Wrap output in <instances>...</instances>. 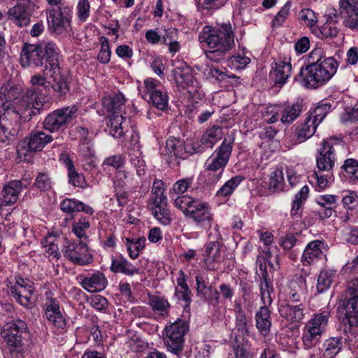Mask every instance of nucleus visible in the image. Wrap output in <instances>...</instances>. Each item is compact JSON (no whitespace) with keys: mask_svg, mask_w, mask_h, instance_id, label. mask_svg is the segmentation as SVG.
I'll use <instances>...</instances> for the list:
<instances>
[{"mask_svg":"<svg viewBox=\"0 0 358 358\" xmlns=\"http://www.w3.org/2000/svg\"><path fill=\"white\" fill-rule=\"evenodd\" d=\"M78 151L85 158L92 157L94 155V151L92 148V144L91 143V140L85 139L84 141H80Z\"/></svg>","mask_w":358,"mask_h":358,"instance_id":"obj_62","label":"nucleus"},{"mask_svg":"<svg viewBox=\"0 0 358 358\" xmlns=\"http://www.w3.org/2000/svg\"><path fill=\"white\" fill-rule=\"evenodd\" d=\"M302 110V101L287 105L282 110L281 122L284 124L292 123L301 115Z\"/></svg>","mask_w":358,"mask_h":358,"instance_id":"obj_38","label":"nucleus"},{"mask_svg":"<svg viewBox=\"0 0 358 358\" xmlns=\"http://www.w3.org/2000/svg\"><path fill=\"white\" fill-rule=\"evenodd\" d=\"M234 143V137L225 138L220 146L206 160V171L208 172V176L212 182H217L221 178L230 158Z\"/></svg>","mask_w":358,"mask_h":358,"instance_id":"obj_6","label":"nucleus"},{"mask_svg":"<svg viewBox=\"0 0 358 358\" xmlns=\"http://www.w3.org/2000/svg\"><path fill=\"white\" fill-rule=\"evenodd\" d=\"M329 318V313L323 311L315 314L303 328L302 340L306 348H310L320 340L322 333L325 331Z\"/></svg>","mask_w":358,"mask_h":358,"instance_id":"obj_10","label":"nucleus"},{"mask_svg":"<svg viewBox=\"0 0 358 358\" xmlns=\"http://www.w3.org/2000/svg\"><path fill=\"white\" fill-rule=\"evenodd\" d=\"M327 173L324 175H320L317 172H313L308 178H312L316 180L317 187L320 189H324L328 186V183L332 178V173L330 171H326Z\"/></svg>","mask_w":358,"mask_h":358,"instance_id":"obj_58","label":"nucleus"},{"mask_svg":"<svg viewBox=\"0 0 358 358\" xmlns=\"http://www.w3.org/2000/svg\"><path fill=\"white\" fill-rule=\"evenodd\" d=\"M317 126L310 117L306 116L304 122L299 124L295 129L296 141L302 143L310 138L315 133Z\"/></svg>","mask_w":358,"mask_h":358,"instance_id":"obj_35","label":"nucleus"},{"mask_svg":"<svg viewBox=\"0 0 358 358\" xmlns=\"http://www.w3.org/2000/svg\"><path fill=\"white\" fill-rule=\"evenodd\" d=\"M290 7L291 3L289 2H287L281 8L280 10L275 15L272 21L273 27L280 26L285 22V20L289 14Z\"/></svg>","mask_w":358,"mask_h":358,"instance_id":"obj_57","label":"nucleus"},{"mask_svg":"<svg viewBox=\"0 0 358 358\" xmlns=\"http://www.w3.org/2000/svg\"><path fill=\"white\" fill-rule=\"evenodd\" d=\"M29 185L30 181L25 178L13 180L5 184L1 191L0 208L15 203L22 189H27Z\"/></svg>","mask_w":358,"mask_h":358,"instance_id":"obj_20","label":"nucleus"},{"mask_svg":"<svg viewBox=\"0 0 358 358\" xmlns=\"http://www.w3.org/2000/svg\"><path fill=\"white\" fill-rule=\"evenodd\" d=\"M103 107L112 114L108 125L110 126V134L114 138H121L124 131L122 126L124 117L121 114L124 104V97L122 94H115L113 96L104 98L102 101Z\"/></svg>","mask_w":358,"mask_h":358,"instance_id":"obj_9","label":"nucleus"},{"mask_svg":"<svg viewBox=\"0 0 358 358\" xmlns=\"http://www.w3.org/2000/svg\"><path fill=\"white\" fill-rule=\"evenodd\" d=\"M146 239L144 237L138 238H126L124 243L130 258L136 259L139 256V252L145 248Z\"/></svg>","mask_w":358,"mask_h":358,"instance_id":"obj_41","label":"nucleus"},{"mask_svg":"<svg viewBox=\"0 0 358 358\" xmlns=\"http://www.w3.org/2000/svg\"><path fill=\"white\" fill-rule=\"evenodd\" d=\"M186 217L193 220L196 225L208 229L210 228L213 220L211 208L208 203L196 199L193 206L189 208Z\"/></svg>","mask_w":358,"mask_h":358,"instance_id":"obj_21","label":"nucleus"},{"mask_svg":"<svg viewBox=\"0 0 358 358\" xmlns=\"http://www.w3.org/2000/svg\"><path fill=\"white\" fill-rule=\"evenodd\" d=\"M323 245L324 243L319 240L310 242L306 245L301 257L303 265L310 266L315 260L320 259L323 253L322 250Z\"/></svg>","mask_w":358,"mask_h":358,"instance_id":"obj_31","label":"nucleus"},{"mask_svg":"<svg viewBox=\"0 0 358 358\" xmlns=\"http://www.w3.org/2000/svg\"><path fill=\"white\" fill-rule=\"evenodd\" d=\"M299 18L308 27L313 26L317 22L314 11L309 8L301 10L299 13Z\"/></svg>","mask_w":358,"mask_h":358,"instance_id":"obj_61","label":"nucleus"},{"mask_svg":"<svg viewBox=\"0 0 358 358\" xmlns=\"http://www.w3.org/2000/svg\"><path fill=\"white\" fill-rule=\"evenodd\" d=\"M111 52L109 47L108 39L102 36L101 38V50L98 55V60L102 64H108L110 62Z\"/></svg>","mask_w":358,"mask_h":358,"instance_id":"obj_53","label":"nucleus"},{"mask_svg":"<svg viewBox=\"0 0 358 358\" xmlns=\"http://www.w3.org/2000/svg\"><path fill=\"white\" fill-rule=\"evenodd\" d=\"M188 330V323L180 319H178L165 327L164 330V342L168 349L173 354L178 355V352L182 350L184 336Z\"/></svg>","mask_w":358,"mask_h":358,"instance_id":"obj_11","label":"nucleus"},{"mask_svg":"<svg viewBox=\"0 0 358 358\" xmlns=\"http://www.w3.org/2000/svg\"><path fill=\"white\" fill-rule=\"evenodd\" d=\"M250 62L248 57L237 54L231 56L227 62V65L236 70L244 69Z\"/></svg>","mask_w":358,"mask_h":358,"instance_id":"obj_52","label":"nucleus"},{"mask_svg":"<svg viewBox=\"0 0 358 358\" xmlns=\"http://www.w3.org/2000/svg\"><path fill=\"white\" fill-rule=\"evenodd\" d=\"M339 4L345 26L358 30V0H340Z\"/></svg>","mask_w":358,"mask_h":358,"instance_id":"obj_23","label":"nucleus"},{"mask_svg":"<svg viewBox=\"0 0 358 358\" xmlns=\"http://www.w3.org/2000/svg\"><path fill=\"white\" fill-rule=\"evenodd\" d=\"M343 145L341 138H330L324 140L322 145L316 156V165L318 171H330L335 164L334 145Z\"/></svg>","mask_w":358,"mask_h":358,"instance_id":"obj_16","label":"nucleus"},{"mask_svg":"<svg viewBox=\"0 0 358 358\" xmlns=\"http://www.w3.org/2000/svg\"><path fill=\"white\" fill-rule=\"evenodd\" d=\"M149 102L152 103L156 108L165 110L168 108L169 105V97L165 92L162 90L155 91L151 92L148 96Z\"/></svg>","mask_w":358,"mask_h":358,"instance_id":"obj_45","label":"nucleus"},{"mask_svg":"<svg viewBox=\"0 0 358 358\" xmlns=\"http://www.w3.org/2000/svg\"><path fill=\"white\" fill-rule=\"evenodd\" d=\"M80 201L74 199H65L60 203L61 210L66 213L73 214L79 212Z\"/></svg>","mask_w":358,"mask_h":358,"instance_id":"obj_54","label":"nucleus"},{"mask_svg":"<svg viewBox=\"0 0 358 358\" xmlns=\"http://www.w3.org/2000/svg\"><path fill=\"white\" fill-rule=\"evenodd\" d=\"M337 310L345 323V333L352 327L358 325V278L347 283L346 289L339 299Z\"/></svg>","mask_w":358,"mask_h":358,"instance_id":"obj_5","label":"nucleus"},{"mask_svg":"<svg viewBox=\"0 0 358 358\" xmlns=\"http://www.w3.org/2000/svg\"><path fill=\"white\" fill-rule=\"evenodd\" d=\"M24 101H17L12 109H8L0 117V141L10 144L20 134L23 124L29 122L38 110L31 109Z\"/></svg>","mask_w":358,"mask_h":358,"instance_id":"obj_2","label":"nucleus"},{"mask_svg":"<svg viewBox=\"0 0 358 358\" xmlns=\"http://www.w3.org/2000/svg\"><path fill=\"white\" fill-rule=\"evenodd\" d=\"M346 176L350 180H358V161L355 159H347L341 166Z\"/></svg>","mask_w":358,"mask_h":358,"instance_id":"obj_49","label":"nucleus"},{"mask_svg":"<svg viewBox=\"0 0 358 358\" xmlns=\"http://www.w3.org/2000/svg\"><path fill=\"white\" fill-rule=\"evenodd\" d=\"M280 315L292 322H300L305 315V306L302 303L292 304L282 303L279 308Z\"/></svg>","mask_w":358,"mask_h":358,"instance_id":"obj_28","label":"nucleus"},{"mask_svg":"<svg viewBox=\"0 0 358 358\" xmlns=\"http://www.w3.org/2000/svg\"><path fill=\"white\" fill-rule=\"evenodd\" d=\"M148 303L155 312L159 313L162 316L168 315L170 304L164 297L151 296Z\"/></svg>","mask_w":358,"mask_h":358,"instance_id":"obj_44","label":"nucleus"},{"mask_svg":"<svg viewBox=\"0 0 358 358\" xmlns=\"http://www.w3.org/2000/svg\"><path fill=\"white\" fill-rule=\"evenodd\" d=\"M199 40L206 50V57L215 62H222L227 54L235 46L234 33L230 23L217 27L205 26L199 34Z\"/></svg>","mask_w":358,"mask_h":358,"instance_id":"obj_1","label":"nucleus"},{"mask_svg":"<svg viewBox=\"0 0 358 358\" xmlns=\"http://www.w3.org/2000/svg\"><path fill=\"white\" fill-rule=\"evenodd\" d=\"M259 289L261 299L266 306H270L275 296L272 281L266 277H260Z\"/></svg>","mask_w":358,"mask_h":358,"instance_id":"obj_39","label":"nucleus"},{"mask_svg":"<svg viewBox=\"0 0 358 358\" xmlns=\"http://www.w3.org/2000/svg\"><path fill=\"white\" fill-rule=\"evenodd\" d=\"M36 7V0L17 2L8 10L7 15L15 25L19 27L28 26Z\"/></svg>","mask_w":358,"mask_h":358,"instance_id":"obj_18","label":"nucleus"},{"mask_svg":"<svg viewBox=\"0 0 358 358\" xmlns=\"http://www.w3.org/2000/svg\"><path fill=\"white\" fill-rule=\"evenodd\" d=\"M60 161L63 163L67 169V176L69 183L74 187H84L85 179L84 175L79 173L73 164V162L67 155H62Z\"/></svg>","mask_w":358,"mask_h":358,"instance_id":"obj_30","label":"nucleus"},{"mask_svg":"<svg viewBox=\"0 0 358 358\" xmlns=\"http://www.w3.org/2000/svg\"><path fill=\"white\" fill-rule=\"evenodd\" d=\"M80 284L86 291L89 292H100L106 288L108 280L105 275L96 271L87 276H80Z\"/></svg>","mask_w":358,"mask_h":358,"instance_id":"obj_27","label":"nucleus"},{"mask_svg":"<svg viewBox=\"0 0 358 358\" xmlns=\"http://www.w3.org/2000/svg\"><path fill=\"white\" fill-rule=\"evenodd\" d=\"M283 174L280 171H275L271 173L269 179V188L274 190L282 189Z\"/></svg>","mask_w":358,"mask_h":358,"instance_id":"obj_60","label":"nucleus"},{"mask_svg":"<svg viewBox=\"0 0 358 358\" xmlns=\"http://www.w3.org/2000/svg\"><path fill=\"white\" fill-rule=\"evenodd\" d=\"M34 185L41 191L46 192L52 188V182L47 174L41 173L36 177Z\"/></svg>","mask_w":358,"mask_h":358,"instance_id":"obj_59","label":"nucleus"},{"mask_svg":"<svg viewBox=\"0 0 358 358\" xmlns=\"http://www.w3.org/2000/svg\"><path fill=\"white\" fill-rule=\"evenodd\" d=\"M90 227L89 220L86 217H81L78 222H75L72 225V231L80 239V241H88V236L85 231Z\"/></svg>","mask_w":358,"mask_h":358,"instance_id":"obj_46","label":"nucleus"},{"mask_svg":"<svg viewBox=\"0 0 358 358\" xmlns=\"http://www.w3.org/2000/svg\"><path fill=\"white\" fill-rule=\"evenodd\" d=\"M268 306L264 304L255 314L257 329L264 337L269 334L271 327V312Z\"/></svg>","mask_w":358,"mask_h":358,"instance_id":"obj_32","label":"nucleus"},{"mask_svg":"<svg viewBox=\"0 0 358 358\" xmlns=\"http://www.w3.org/2000/svg\"><path fill=\"white\" fill-rule=\"evenodd\" d=\"M71 7L65 3H61L57 8L49 10L47 14L49 30L56 34L68 31L71 27Z\"/></svg>","mask_w":358,"mask_h":358,"instance_id":"obj_12","label":"nucleus"},{"mask_svg":"<svg viewBox=\"0 0 358 358\" xmlns=\"http://www.w3.org/2000/svg\"><path fill=\"white\" fill-rule=\"evenodd\" d=\"M30 83L32 86L25 91L24 94L18 100L19 101H24L26 105L29 106L34 110H38V114L43 107V104L40 101V94L42 92V89L46 90L48 87V77L41 75H34L31 78Z\"/></svg>","mask_w":358,"mask_h":358,"instance_id":"obj_15","label":"nucleus"},{"mask_svg":"<svg viewBox=\"0 0 358 358\" xmlns=\"http://www.w3.org/2000/svg\"><path fill=\"white\" fill-rule=\"evenodd\" d=\"M222 130V129L219 126H213L208 129L201 138V145L194 144L192 147L194 152H203L205 148H212L221 138Z\"/></svg>","mask_w":358,"mask_h":358,"instance_id":"obj_29","label":"nucleus"},{"mask_svg":"<svg viewBox=\"0 0 358 358\" xmlns=\"http://www.w3.org/2000/svg\"><path fill=\"white\" fill-rule=\"evenodd\" d=\"M227 1L228 0H195V3L199 10H210L221 8Z\"/></svg>","mask_w":358,"mask_h":358,"instance_id":"obj_50","label":"nucleus"},{"mask_svg":"<svg viewBox=\"0 0 358 358\" xmlns=\"http://www.w3.org/2000/svg\"><path fill=\"white\" fill-rule=\"evenodd\" d=\"M58 60V48L53 42L39 44L25 43L20 53V64L23 68L40 67L45 62V66H51Z\"/></svg>","mask_w":358,"mask_h":358,"instance_id":"obj_4","label":"nucleus"},{"mask_svg":"<svg viewBox=\"0 0 358 358\" xmlns=\"http://www.w3.org/2000/svg\"><path fill=\"white\" fill-rule=\"evenodd\" d=\"M52 141V136L42 131H32L17 145V153L26 156L29 152L40 151Z\"/></svg>","mask_w":358,"mask_h":358,"instance_id":"obj_19","label":"nucleus"},{"mask_svg":"<svg viewBox=\"0 0 358 358\" xmlns=\"http://www.w3.org/2000/svg\"><path fill=\"white\" fill-rule=\"evenodd\" d=\"M110 270L114 273H121L127 275L138 274L140 271L138 268L134 266L127 259L122 256L113 259Z\"/></svg>","mask_w":358,"mask_h":358,"instance_id":"obj_34","label":"nucleus"},{"mask_svg":"<svg viewBox=\"0 0 358 358\" xmlns=\"http://www.w3.org/2000/svg\"><path fill=\"white\" fill-rule=\"evenodd\" d=\"M235 328L232 331L233 349L236 358H245L249 356L248 343L246 337L249 334V325L247 316L235 318Z\"/></svg>","mask_w":358,"mask_h":358,"instance_id":"obj_14","label":"nucleus"},{"mask_svg":"<svg viewBox=\"0 0 358 358\" xmlns=\"http://www.w3.org/2000/svg\"><path fill=\"white\" fill-rule=\"evenodd\" d=\"M172 75L177 85L182 89H186L194 84L193 75L187 67H177L172 71Z\"/></svg>","mask_w":358,"mask_h":358,"instance_id":"obj_37","label":"nucleus"},{"mask_svg":"<svg viewBox=\"0 0 358 358\" xmlns=\"http://www.w3.org/2000/svg\"><path fill=\"white\" fill-rule=\"evenodd\" d=\"M196 295L203 302L216 306L220 303L219 292L209 284L208 279L203 275L196 276Z\"/></svg>","mask_w":358,"mask_h":358,"instance_id":"obj_22","label":"nucleus"},{"mask_svg":"<svg viewBox=\"0 0 358 358\" xmlns=\"http://www.w3.org/2000/svg\"><path fill=\"white\" fill-rule=\"evenodd\" d=\"M90 3L89 0H79L77 4V15L78 19L84 22L90 16Z\"/></svg>","mask_w":358,"mask_h":358,"instance_id":"obj_56","label":"nucleus"},{"mask_svg":"<svg viewBox=\"0 0 358 358\" xmlns=\"http://www.w3.org/2000/svg\"><path fill=\"white\" fill-rule=\"evenodd\" d=\"M78 107L76 105L57 108L50 113L42 122V127L50 133H62L76 117Z\"/></svg>","mask_w":358,"mask_h":358,"instance_id":"obj_7","label":"nucleus"},{"mask_svg":"<svg viewBox=\"0 0 358 358\" xmlns=\"http://www.w3.org/2000/svg\"><path fill=\"white\" fill-rule=\"evenodd\" d=\"M186 152L182 141L173 136L166 140L164 155L168 156L166 161L169 164H179L178 159L185 158Z\"/></svg>","mask_w":358,"mask_h":358,"instance_id":"obj_25","label":"nucleus"},{"mask_svg":"<svg viewBox=\"0 0 358 358\" xmlns=\"http://www.w3.org/2000/svg\"><path fill=\"white\" fill-rule=\"evenodd\" d=\"M27 325L25 322L17 320L7 324L1 331V336L6 341L12 357L26 356L22 341L23 335L27 334Z\"/></svg>","mask_w":358,"mask_h":358,"instance_id":"obj_8","label":"nucleus"},{"mask_svg":"<svg viewBox=\"0 0 358 358\" xmlns=\"http://www.w3.org/2000/svg\"><path fill=\"white\" fill-rule=\"evenodd\" d=\"M345 241L353 245L358 244V226H349L345 235Z\"/></svg>","mask_w":358,"mask_h":358,"instance_id":"obj_64","label":"nucleus"},{"mask_svg":"<svg viewBox=\"0 0 358 358\" xmlns=\"http://www.w3.org/2000/svg\"><path fill=\"white\" fill-rule=\"evenodd\" d=\"M336 277V272L332 270L322 271L317 278V291L321 294L327 290Z\"/></svg>","mask_w":358,"mask_h":358,"instance_id":"obj_42","label":"nucleus"},{"mask_svg":"<svg viewBox=\"0 0 358 358\" xmlns=\"http://www.w3.org/2000/svg\"><path fill=\"white\" fill-rule=\"evenodd\" d=\"M131 184V177L129 172L123 170H119L116 172L113 181L115 191L127 188Z\"/></svg>","mask_w":358,"mask_h":358,"instance_id":"obj_47","label":"nucleus"},{"mask_svg":"<svg viewBox=\"0 0 358 358\" xmlns=\"http://www.w3.org/2000/svg\"><path fill=\"white\" fill-rule=\"evenodd\" d=\"M222 244L218 241H210L206 245L204 264L208 270L217 269V266L222 259Z\"/></svg>","mask_w":358,"mask_h":358,"instance_id":"obj_26","label":"nucleus"},{"mask_svg":"<svg viewBox=\"0 0 358 358\" xmlns=\"http://www.w3.org/2000/svg\"><path fill=\"white\" fill-rule=\"evenodd\" d=\"M243 180L244 177L241 175L231 178L217 190L216 196L227 197L231 195Z\"/></svg>","mask_w":358,"mask_h":358,"instance_id":"obj_43","label":"nucleus"},{"mask_svg":"<svg viewBox=\"0 0 358 358\" xmlns=\"http://www.w3.org/2000/svg\"><path fill=\"white\" fill-rule=\"evenodd\" d=\"M323 356L326 358H334L342 350L343 344L341 342V338H329L325 341L323 344Z\"/></svg>","mask_w":358,"mask_h":358,"instance_id":"obj_40","label":"nucleus"},{"mask_svg":"<svg viewBox=\"0 0 358 358\" xmlns=\"http://www.w3.org/2000/svg\"><path fill=\"white\" fill-rule=\"evenodd\" d=\"M331 105L330 103H322L317 106L313 110L310 111L307 116L310 117L315 123L319 125L330 111Z\"/></svg>","mask_w":358,"mask_h":358,"instance_id":"obj_48","label":"nucleus"},{"mask_svg":"<svg viewBox=\"0 0 358 358\" xmlns=\"http://www.w3.org/2000/svg\"><path fill=\"white\" fill-rule=\"evenodd\" d=\"M196 201V199L187 195H181L174 199V205L181 210L186 216L188 213L189 208L193 206Z\"/></svg>","mask_w":358,"mask_h":358,"instance_id":"obj_51","label":"nucleus"},{"mask_svg":"<svg viewBox=\"0 0 358 358\" xmlns=\"http://www.w3.org/2000/svg\"><path fill=\"white\" fill-rule=\"evenodd\" d=\"M44 306L45 315L48 321L55 327L64 329L66 327V320L60 311L57 299L48 297Z\"/></svg>","mask_w":358,"mask_h":358,"instance_id":"obj_24","label":"nucleus"},{"mask_svg":"<svg viewBox=\"0 0 358 358\" xmlns=\"http://www.w3.org/2000/svg\"><path fill=\"white\" fill-rule=\"evenodd\" d=\"M153 214L162 224L168 225L171 223V218L170 217V212L166 208V204L153 208Z\"/></svg>","mask_w":358,"mask_h":358,"instance_id":"obj_55","label":"nucleus"},{"mask_svg":"<svg viewBox=\"0 0 358 358\" xmlns=\"http://www.w3.org/2000/svg\"><path fill=\"white\" fill-rule=\"evenodd\" d=\"M34 292V289L30 286L29 289L15 287H9V293L15 300L22 306L26 308H31L33 305L31 296Z\"/></svg>","mask_w":358,"mask_h":358,"instance_id":"obj_36","label":"nucleus"},{"mask_svg":"<svg viewBox=\"0 0 358 358\" xmlns=\"http://www.w3.org/2000/svg\"><path fill=\"white\" fill-rule=\"evenodd\" d=\"M344 206L348 209H354L358 206V195L355 192H349L342 199Z\"/></svg>","mask_w":358,"mask_h":358,"instance_id":"obj_63","label":"nucleus"},{"mask_svg":"<svg viewBox=\"0 0 358 358\" xmlns=\"http://www.w3.org/2000/svg\"><path fill=\"white\" fill-rule=\"evenodd\" d=\"M338 66V62L332 57L324 58L323 61L317 59L313 64L301 66L294 80L308 88H316L330 80L336 73Z\"/></svg>","mask_w":358,"mask_h":358,"instance_id":"obj_3","label":"nucleus"},{"mask_svg":"<svg viewBox=\"0 0 358 358\" xmlns=\"http://www.w3.org/2000/svg\"><path fill=\"white\" fill-rule=\"evenodd\" d=\"M87 242L80 241L78 243L71 242L64 238L62 251L64 256L71 262L78 265H87L92 262V255L89 252Z\"/></svg>","mask_w":358,"mask_h":358,"instance_id":"obj_13","label":"nucleus"},{"mask_svg":"<svg viewBox=\"0 0 358 358\" xmlns=\"http://www.w3.org/2000/svg\"><path fill=\"white\" fill-rule=\"evenodd\" d=\"M43 75L48 77V87L57 93L59 96L65 95L70 90L67 76L61 71L59 61L45 66Z\"/></svg>","mask_w":358,"mask_h":358,"instance_id":"obj_17","label":"nucleus"},{"mask_svg":"<svg viewBox=\"0 0 358 358\" xmlns=\"http://www.w3.org/2000/svg\"><path fill=\"white\" fill-rule=\"evenodd\" d=\"M272 70L273 71V81L275 85L282 86L289 77L292 66L289 62L280 61L275 62L272 65Z\"/></svg>","mask_w":358,"mask_h":358,"instance_id":"obj_33","label":"nucleus"}]
</instances>
